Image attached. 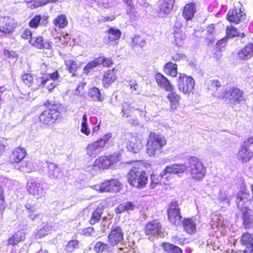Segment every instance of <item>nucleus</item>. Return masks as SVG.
Instances as JSON below:
<instances>
[{
	"label": "nucleus",
	"mask_w": 253,
	"mask_h": 253,
	"mask_svg": "<svg viewBox=\"0 0 253 253\" xmlns=\"http://www.w3.org/2000/svg\"><path fill=\"white\" fill-rule=\"evenodd\" d=\"M165 138L159 134L150 132L147 138L146 153L149 156L158 157L163 152L166 145Z\"/></svg>",
	"instance_id": "1"
},
{
	"label": "nucleus",
	"mask_w": 253,
	"mask_h": 253,
	"mask_svg": "<svg viewBox=\"0 0 253 253\" xmlns=\"http://www.w3.org/2000/svg\"><path fill=\"white\" fill-rule=\"evenodd\" d=\"M126 177L129 185L138 189L145 188L148 180V174L146 172L136 166L129 170Z\"/></svg>",
	"instance_id": "2"
},
{
	"label": "nucleus",
	"mask_w": 253,
	"mask_h": 253,
	"mask_svg": "<svg viewBox=\"0 0 253 253\" xmlns=\"http://www.w3.org/2000/svg\"><path fill=\"white\" fill-rule=\"evenodd\" d=\"M188 166L187 169L190 172L191 178L195 181H201L205 176L206 168L197 158L190 157L188 159Z\"/></svg>",
	"instance_id": "3"
},
{
	"label": "nucleus",
	"mask_w": 253,
	"mask_h": 253,
	"mask_svg": "<svg viewBox=\"0 0 253 253\" xmlns=\"http://www.w3.org/2000/svg\"><path fill=\"white\" fill-rule=\"evenodd\" d=\"M226 19L231 24L238 25L244 21L246 18L243 5L239 2L230 8L226 15Z\"/></svg>",
	"instance_id": "4"
},
{
	"label": "nucleus",
	"mask_w": 253,
	"mask_h": 253,
	"mask_svg": "<svg viewBox=\"0 0 253 253\" xmlns=\"http://www.w3.org/2000/svg\"><path fill=\"white\" fill-rule=\"evenodd\" d=\"M195 85V81L191 76L185 74H180L177 80L178 90L182 93L189 95L193 92Z\"/></svg>",
	"instance_id": "5"
},
{
	"label": "nucleus",
	"mask_w": 253,
	"mask_h": 253,
	"mask_svg": "<svg viewBox=\"0 0 253 253\" xmlns=\"http://www.w3.org/2000/svg\"><path fill=\"white\" fill-rule=\"evenodd\" d=\"M118 161L119 155L117 153L109 156H102L95 160L93 167L103 169H108L111 166L116 164Z\"/></svg>",
	"instance_id": "6"
},
{
	"label": "nucleus",
	"mask_w": 253,
	"mask_h": 253,
	"mask_svg": "<svg viewBox=\"0 0 253 253\" xmlns=\"http://www.w3.org/2000/svg\"><path fill=\"white\" fill-rule=\"evenodd\" d=\"M17 23L14 19L10 16L0 18V32L4 35L12 34L16 27Z\"/></svg>",
	"instance_id": "7"
},
{
	"label": "nucleus",
	"mask_w": 253,
	"mask_h": 253,
	"mask_svg": "<svg viewBox=\"0 0 253 253\" xmlns=\"http://www.w3.org/2000/svg\"><path fill=\"white\" fill-rule=\"evenodd\" d=\"M120 183L117 179H112L100 184L93 185L91 187L100 192H116L118 190Z\"/></svg>",
	"instance_id": "8"
},
{
	"label": "nucleus",
	"mask_w": 253,
	"mask_h": 253,
	"mask_svg": "<svg viewBox=\"0 0 253 253\" xmlns=\"http://www.w3.org/2000/svg\"><path fill=\"white\" fill-rule=\"evenodd\" d=\"M124 238V232L119 226H113L107 237V241L110 247H114L118 245Z\"/></svg>",
	"instance_id": "9"
},
{
	"label": "nucleus",
	"mask_w": 253,
	"mask_h": 253,
	"mask_svg": "<svg viewBox=\"0 0 253 253\" xmlns=\"http://www.w3.org/2000/svg\"><path fill=\"white\" fill-rule=\"evenodd\" d=\"M145 232L149 239L153 241L162 233V225L159 222L154 220L148 223L145 228Z\"/></svg>",
	"instance_id": "10"
},
{
	"label": "nucleus",
	"mask_w": 253,
	"mask_h": 253,
	"mask_svg": "<svg viewBox=\"0 0 253 253\" xmlns=\"http://www.w3.org/2000/svg\"><path fill=\"white\" fill-rule=\"evenodd\" d=\"M61 118L60 112H42L39 117L40 122L46 125L52 124Z\"/></svg>",
	"instance_id": "11"
},
{
	"label": "nucleus",
	"mask_w": 253,
	"mask_h": 253,
	"mask_svg": "<svg viewBox=\"0 0 253 253\" xmlns=\"http://www.w3.org/2000/svg\"><path fill=\"white\" fill-rule=\"evenodd\" d=\"M117 79V70L115 68L105 71L102 76V84L105 88H108Z\"/></svg>",
	"instance_id": "12"
},
{
	"label": "nucleus",
	"mask_w": 253,
	"mask_h": 253,
	"mask_svg": "<svg viewBox=\"0 0 253 253\" xmlns=\"http://www.w3.org/2000/svg\"><path fill=\"white\" fill-rule=\"evenodd\" d=\"M155 80L157 85L166 91H172L174 90V86L170 81L161 73L155 74Z\"/></svg>",
	"instance_id": "13"
},
{
	"label": "nucleus",
	"mask_w": 253,
	"mask_h": 253,
	"mask_svg": "<svg viewBox=\"0 0 253 253\" xmlns=\"http://www.w3.org/2000/svg\"><path fill=\"white\" fill-rule=\"evenodd\" d=\"M27 190L31 194L39 198L43 197L45 191L41 183L37 181H30L27 183Z\"/></svg>",
	"instance_id": "14"
},
{
	"label": "nucleus",
	"mask_w": 253,
	"mask_h": 253,
	"mask_svg": "<svg viewBox=\"0 0 253 253\" xmlns=\"http://www.w3.org/2000/svg\"><path fill=\"white\" fill-rule=\"evenodd\" d=\"M47 167V174L49 178L59 180L63 177V172L55 164L46 162Z\"/></svg>",
	"instance_id": "15"
},
{
	"label": "nucleus",
	"mask_w": 253,
	"mask_h": 253,
	"mask_svg": "<svg viewBox=\"0 0 253 253\" xmlns=\"http://www.w3.org/2000/svg\"><path fill=\"white\" fill-rule=\"evenodd\" d=\"M240 242L247 249L244 253H253V234L248 232L244 233L241 236Z\"/></svg>",
	"instance_id": "16"
},
{
	"label": "nucleus",
	"mask_w": 253,
	"mask_h": 253,
	"mask_svg": "<svg viewBox=\"0 0 253 253\" xmlns=\"http://www.w3.org/2000/svg\"><path fill=\"white\" fill-rule=\"evenodd\" d=\"M104 149L99 144V143L96 140L94 142L89 143L86 148L85 152L86 155L89 158H94L98 155Z\"/></svg>",
	"instance_id": "17"
},
{
	"label": "nucleus",
	"mask_w": 253,
	"mask_h": 253,
	"mask_svg": "<svg viewBox=\"0 0 253 253\" xmlns=\"http://www.w3.org/2000/svg\"><path fill=\"white\" fill-rule=\"evenodd\" d=\"M175 0H162L158 7V14L162 16L169 15L172 10Z\"/></svg>",
	"instance_id": "18"
},
{
	"label": "nucleus",
	"mask_w": 253,
	"mask_h": 253,
	"mask_svg": "<svg viewBox=\"0 0 253 253\" xmlns=\"http://www.w3.org/2000/svg\"><path fill=\"white\" fill-rule=\"evenodd\" d=\"M31 45L38 49H50L52 47L51 43L49 41H45L43 37L41 36L33 37L30 40Z\"/></svg>",
	"instance_id": "19"
},
{
	"label": "nucleus",
	"mask_w": 253,
	"mask_h": 253,
	"mask_svg": "<svg viewBox=\"0 0 253 253\" xmlns=\"http://www.w3.org/2000/svg\"><path fill=\"white\" fill-rule=\"evenodd\" d=\"M238 58L242 60H247L253 56V43L249 42L237 52Z\"/></svg>",
	"instance_id": "20"
},
{
	"label": "nucleus",
	"mask_w": 253,
	"mask_h": 253,
	"mask_svg": "<svg viewBox=\"0 0 253 253\" xmlns=\"http://www.w3.org/2000/svg\"><path fill=\"white\" fill-rule=\"evenodd\" d=\"M253 156V152L250 149H247L241 146L236 155L237 159L243 164L249 162Z\"/></svg>",
	"instance_id": "21"
},
{
	"label": "nucleus",
	"mask_w": 253,
	"mask_h": 253,
	"mask_svg": "<svg viewBox=\"0 0 253 253\" xmlns=\"http://www.w3.org/2000/svg\"><path fill=\"white\" fill-rule=\"evenodd\" d=\"M196 12V4L195 2L186 3L183 8L182 15L186 20H191Z\"/></svg>",
	"instance_id": "22"
},
{
	"label": "nucleus",
	"mask_w": 253,
	"mask_h": 253,
	"mask_svg": "<svg viewBox=\"0 0 253 253\" xmlns=\"http://www.w3.org/2000/svg\"><path fill=\"white\" fill-rule=\"evenodd\" d=\"M26 154V151L24 148L18 147L14 149L10 154L9 162L11 164L18 163L21 162Z\"/></svg>",
	"instance_id": "23"
},
{
	"label": "nucleus",
	"mask_w": 253,
	"mask_h": 253,
	"mask_svg": "<svg viewBox=\"0 0 253 253\" xmlns=\"http://www.w3.org/2000/svg\"><path fill=\"white\" fill-rule=\"evenodd\" d=\"M66 70L72 75V77H76L79 75V71L81 69L80 65L73 58L66 59L65 61Z\"/></svg>",
	"instance_id": "24"
},
{
	"label": "nucleus",
	"mask_w": 253,
	"mask_h": 253,
	"mask_svg": "<svg viewBox=\"0 0 253 253\" xmlns=\"http://www.w3.org/2000/svg\"><path fill=\"white\" fill-rule=\"evenodd\" d=\"M243 91L238 88H233L226 90L224 92V97L229 98L230 100L239 102L243 99Z\"/></svg>",
	"instance_id": "25"
},
{
	"label": "nucleus",
	"mask_w": 253,
	"mask_h": 253,
	"mask_svg": "<svg viewBox=\"0 0 253 253\" xmlns=\"http://www.w3.org/2000/svg\"><path fill=\"white\" fill-rule=\"evenodd\" d=\"M187 169V166L184 164H173L166 167L162 172L161 175L168 173L179 174L183 173Z\"/></svg>",
	"instance_id": "26"
},
{
	"label": "nucleus",
	"mask_w": 253,
	"mask_h": 253,
	"mask_svg": "<svg viewBox=\"0 0 253 253\" xmlns=\"http://www.w3.org/2000/svg\"><path fill=\"white\" fill-rule=\"evenodd\" d=\"M59 74L58 70H55L53 72L50 74H43L42 76L39 78L40 83L37 85V88H43L45 84L50 80L52 81L58 80L59 78Z\"/></svg>",
	"instance_id": "27"
},
{
	"label": "nucleus",
	"mask_w": 253,
	"mask_h": 253,
	"mask_svg": "<svg viewBox=\"0 0 253 253\" xmlns=\"http://www.w3.org/2000/svg\"><path fill=\"white\" fill-rule=\"evenodd\" d=\"M169 92L167 97L170 103V107L171 110H177L180 105L181 96L174 90Z\"/></svg>",
	"instance_id": "28"
},
{
	"label": "nucleus",
	"mask_w": 253,
	"mask_h": 253,
	"mask_svg": "<svg viewBox=\"0 0 253 253\" xmlns=\"http://www.w3.org/2000/svg\"><path fill=\"white\" fill-rule=\"evenodd\" d=\"M128 150L134 153H138L142 148V143L140 139L132 136L127 144Z\"/></svg>",
	"instance_id": "29"
},
{
	"label": "nucleus",
	"mask_w": 253,
	"mask_h": 253,
	"mask_svg": "<svg viewBox=\"0 0 253 253\" xmlns=\"http://www.w3.org/2000/svg\"><path fill=\"white\" fill-rule=\"evenodd\" d=\"M106 33L108 35V40L110 43L117 42L120 39L122 35L121 31L114 27L110 28Z\"/></svg>",
	"instance_id": "30"
},
{
	"label": "nucleus",
	"mask_w": 253,
	"mask_h": 253,
	"mask_svg": "<svg viewBox=\"0 0 253 253\" xmlns=\"http://www.w3.org/2000/svg\"><path fill=\"white\" fill-rule=\"evenodd\" d=\"M163 71L168 76L175 77L177 75V65L171 62H167L164 66Z\"/></svg>",
	"instance_id": "31"
},
{
	"label": "nucleus",
	"mask_w": 253,
	"mask_h": 253,
	"mask_svg": "<svg viewBox=\"0 0 253 253\" xmlns=\"http://www.w3.org/2000/svg\"><path fill=\"white\" fill-rule=\"evenodd\" d=\"M250 198L249 193L240 191L238 192L236 198V204L238 208L242 210L246 202H248Z\"/></svg>",
	"instance_id": "32"
},
{
	"label": "nucleus",
	"mask_w": 253,
	"mask_h": 253,
	"mask_svg": "<svg viewBox=\"0 0 253 253\" xmlns=\"http://www.w3.org/2000/svg\"><path fill=\"white\" fill-rule=\"evenodd\" d=\"M243 224L246 229L249 230L253 227V212L247 211L242 212Z\"/></svg>",
	"instance_id": "33"
},
{
	"label": "nucleus",
	"mask_w": 253,
	"mask_h": 253,
	"mask_svg": "<svg viewBox=\"0 0 253 253\" xmlns=\"http://www.w3.org/2000/svg\"><path fill=\"white\" fill-rule=\"evenodd\" d=\"M25 239V233L21 231H18L8 239L7 245L14 246L17 245L19 242L24 241Z\"/></svg>",
	"instance_id": "34"
},
{
	"label": "nucleus",
	"mask_w": 253,
	"mask_h": 253,
	"mask_svg": "<svg viewBox=\"0 0 253 253\" xmlns=\"http://www.w3.org/2000/svg\"><path fill=\"white\" fill-rule=\"evenodd\" d=\"M174 44L178 47H181L184 43L185 35L183 31L178 27H175L173 32Z\"/></svg>",
	"instance_id": "35"
},
{
	"label": "nucleus",
	"mask_w": 253,
	"mask_h": 253,
	"mask_svg": "<svg viewBox=\"0 0 253 253\" xmlns=\"http://www.w3.org/2000/svg\"><path fill=\"white\" fill-rule=\"evenodd\" d=\"M53 24L55 27L63 29L68 25V21L66 16L64 14L58 15L53 20Z\"/></svg>",
	"instance_id": "36"
},
{
	"label": "nucleus",
	"mask_w": 253,
	"mask_h": 253,
	"mask_svg": "<svg viewBox=\"0 0 253 253\" xmlns=\"http://www.w3.org/2000/svg\"><path fill=\"white\" fill-rule=\"evenodd\" d=\"M135 208V205L133 203L127 202L118 205L115 209V212L116 213L120 214L125 211H132Z\"/></svg>",
	"instance_id": "37"
},
{
	"label": "nucleus",
	"mask_w": 253,
	"mask_h": 253,
	"mask_svg": "<svg viewBox=\"0 0 253 253\" xmlns=\"http://www.w3.org/2000/svg\"><path fill=\"white\" fill-rule=\"evenodd\" d=\"M184 230L189 234H192L196 232V225L192 218L184 219L183 221Z\"/></svg>",
	"instance_id": "38"
},
{
	"label": "nucleus",
	"mask_w": 253,
	"mask_h": 253,
	"mask_svg": "<svg viewBox=\"0 0 253 253\" xmlns=\"http://www.w3.org/2000/svg\"><path fill=\"white\" fill-rule=\"evenodd\" d=\"M168 214L169 221L173 224H178L180 222L182 216L178 210H168Z\"/></svg>",
	"instance_id": "39"
},
{
	"label": "nucleus",
	"mask_w": 253,
	"mask_h": 253,
	"mask_svg": "<svg viewBox=\"0 0 253 253\" xmlns=\"http://www.w3.org/2000/svg\"><path fill=\"white\" fill-rule=\"evenodd\" d=\"M240 34L238 29L232 24L227 25L225 28V38L228 39L239 37Z\"/></svg>",
	"instance_id": "40"
},
{
	"label": "nucleus",
	"mask_w": 253,
	"mask_h": 253,
	"mask_svg": "<svg viewBox=\"0 0 253 253\" xmlns=\"http://www.w3.org/2000/svg\"><path fill=\"white\" fill-rule=\"evenodd\" d=\"M21 79L23 83L29 87H33L34 88L38 89L37 85L38 84H36L34 82L33 75L30 73H25L22 75Z\"/></svg>",
	"instance_id": "41"
},
{
	"label": "nucleus",
	"mask_w": 253,
	"mask_h": 253,
	"mask_svg": "<svg viewBox=\"0 0 253 253\" xmlns=\"http://www.w3.org/2000/svg\"><path fill=\"white\" fill-rule=\"evenodd\" d=\"M215 33V28L213 24L209 25L207 28L206 37L205 40L207 41L208 45L213 44L214 41L213 35Z\"/></svg>",
	"instance_id": "42"
},
{
	"label": "nucleus",
	"mask_w": 253,
	"mask_h": 253,
	"mask_svg": "<svg viewBox=\"0 0 253 253\" xmlns=\"http://www.w3.org/2000/svg\"><path fill=\"white\" fill-rule=\"evenodd\" d=\"M100 66L98 57L94 58L93 60L88 62L83 69L84 73L86 75L91 73L93 69Z\"/></svg>",
	"instance_id": "43"
},
{
	"label": "nucleus",
	"mask_w": 253,
	"mask_h": 253,
	"mask_svg": "<svg viewBox=\"0 0 253 253\" xmlns=\"http://www.w3.org/2000/svg\"><path fill=\"white\" fill-rule=\"evenodd\" d=\"M88 96L93 101H102L103 98L101 97L100 91L97 87H92L88 90Z\"/></svg>",
	"instance_id": "44"
},
{
	"label": "nucleus",
	"mask_w": 253,
	"mask_h": 253,
	"mask_svg": "<svg viewBox=\"0 0 253 253\" xmlns=\"http://www.w3.org/2000/svg\"><path fill=\"white\" fill-rule=\"evenodd\" d=\"M112 133L109 132L104 135L101 138L97 140L104 149L110 146L112 142Z\"/></svg>",
	"instance_id": "45"
},
{
	"label": "nucleus",
	"mask_w": 253,
	"mask_h": 253,
	"mask_svg": "<svg viewBox=\"0 0 253 253\" xmlns=\"http://www.w3.org/2000/svg\"><path fill=\"white\" fill-rule=\"evenodd\" d=\"M111 247L109 243L107 244L98 241L96 243L94 247V250L96 253H102L103 252H109Z\"/></svg>",
	"instance_id": "46"
},
{
	"label": "nucleus",
	"mask_w": 253,
	"mask_h": 253,
	"mask_svg": "<svg viewBox=\"0 0 253 253\" xmlns=\"http://www.w3.org/2000/svg\"><path fill=\"white\" fill-rule=\"evenodd\" d=\"M103 213V208L102 207H97L92 213L90 219V223L92 225L98 222L102 216Z\"/></svg>",
	"instance_id": "47"
},
{
	"label": "nucleus",
	"mask_w": 253,
	"mask_h": 253,
	"mask_svg": "<svg viewBox=\"0 0 253 253\" xmlns=\"http://www.w3.org/2000/svg\"><path fill=\"white\" fill-rule=\"evenodd\" d=\"M18 169L21 171L28 173L36 170V168L33 163L28 161L22 162Z\"/></svg>",
	"instance_id": "48"
},
{
	"label": "nucleus",
	"mask_w": 253,
	"mask_h": 253,
	"mask_svg": "<svg viewBox=\"0 0 253 253\" xmlns=\"http://www.w3.org/2000/svg\"><path fill=\"white\" fill-rule=\"evenodd\" d=\"M51 230V226L49 225H44L42 228L38 230L35 233V237L36 239H41L50 233Z\"/></svg>",
	"instance_id": "49"
},
{
	"label": "nucleus",
	"mask_w": 253,
	"mask_h": 253,
	"mask_svg": "<svg viewBox=\"0 0 253 253\" xmlns=\"http://www.w3.org/2000/svg\"><path fill=\"white\" fill-rule=\"evenodd\" d=\"M162 247L168 253H182L181 249L169 243H164L162 244Z\"/></svg>",
	"instance_id": "50"
},
{
	"label": "nucleus",
	"mask_w": 253,
	"mask_h": 253,
	"mask_svg": "<svg viewBox=\"0 0 253 253\" xmlns=\"http://www.w3.org/2000/svg\"><path fill=\"white\" fill-rule=\"evenodd\" d=\"M131 45L133 47H143L146 45V41L145 39H142L140 36L135 35L132 39Z\"/></svg>",
	"instance_id": "51"
},
{
	"label": "nucleus",
	"mask_w": 253,
	"mask_h": 253,
	"mask_svg": "<svg viewBox=\"0 0 253 253\" xmlns=\"http://www.w3.org/2000/svg\"><path fill=\"white\" fill-rule=\"evenodd\" d=\"M97 57L100 65L102 64L103 66L106 68H110L114 64L111 57H105V56L101 55Z\"/></svg>",
	"instance_id": "52"
},
{
	"label": "nucleus",
	"mask_w": 253,
	"mask_h": 253,
	"mask_svg": "<svg viewBox=\"0 0 253 253\" xmlns=\"http://www.w3.org/2000/svg\"><path fill=\"white\" fill-rule=\"evenodd\" d=\"M223 224V218L220 215L215 214L213 215L211 223V226L213 229L222 226Z\"/></svg>",
	"instance_id": "53"
},
{
	"label": "nucleus",
	"mask_w": 253,
	"mask_h": 253,
	"mask_svg": "<svg viewBox=\"0 0 253 253\" xmlns=\"http://www.w3.org/2000/svg\"><path fill=\"white\" fill-rule=\"evenodd\" d=\"M43 105L45 107V109L48 111H58L61 105L54 101H46Z\"/></svg>",
	"instance_id": "54"
},
{
	"label": "nucleus",
	"mask_w": 253,
	"mask_h": 253,
	"mask_svg": "<svg viewBox=\"0 0 253 253\" xmlns=\"http://www.w3.org/2000/svg\"><path fill=\"white\" fill-rule=\"evenodd\" d=\"M162 172L160 173L159 175L152 174L151 175V183L150 187L151 189H154L156 187L157 185L160 183L162 181V178L165 175H161Z\"/></svg>",
	"instance_id": "55"
},
{
	"label": "nucleus",
	"mask_w": 253,
	"mask_h": 253,
	"mask_svg": "<svg viewBox=\"0 0 253 253\" xmlns=\"http://www.w3.org/2000/svg\"><path fill=\"white\" fill-rule=\"evenodd\" d=\"M86 83L84 82H80L75 89L74 90V94L78 96H82L85 93Z\"/></svg>",
	"instance_id": "56"
},
{
	"label": "nucleus",
	"mask_w": 253,
	"mask_h": 253,
	"mask_svg": "<svg viewBox=\"0 0 253 253\" xmlns=\"http://www.w3.org/2000/svg\"><path fill=\"white\" fill-rule=\"evenodd\" d=\"M221 86L220 82L217 80H211L208 85V89L211 93H214Z\"/></svg>",
	"instance_id": "57"
},
{
	"label": "nucleus",
	"mask_w": 253,
	"mask_h": 253,
	"mask_svg": "<svg viewBox=\"0 0 253 253\" xmlns=\"http://www.w3.org/2000/svg\"><path fill=\"white\" fill-rule=\"evenodd\" d=\"M79 247V242L77 240L69 241L66 246L65 250L69 253H72Z\"/></svg>",
	"instance_id": "58"
},
{
	"label": "nucleus",
	"mask_w": 253,
	"mask_h": 253,
	"mask_svg": "<svg viewBox=\"0 0 253 253\" xmlns=\"http://www.w3.org/2000/svg\"><path fill=\"white\" fill-rule=\"evenodd\" d=\"M87 116L84 114L83 117L81 132L86 135H89L90 133V130L87 126Z\"/></svg>",
	"instance_id": "59"
},
{
	"label": "nucleus",
	"mask_w": 253,
	"mask_h": 253,
	"mask_svg": "<svg viewBox=\"0 0 253 253\" xmlns=\"http://www.w3.org/2000/svg\"><path fill=\"white\" fill-rule=\"evenodd\" d=\"M42 17L40 15L34 16L29 22V26L32 28L37 29L40 24Z\"/></svg>",
	"instance_id": "60"
},
{
	"label": "nucleus",
	"mask_w": 253,
	"mask_h": 253,
	"mask_svg": "<svg viewBox=\"0 0 253 253\" xmlns=\"http://www.w3.org/2000/svg\"><path fill=\"white\" fill-rule=\"evenodd\" d=\"M218 201L221 203H225L227 204L228 206L230 205V200L227 197V195L225 192H223L220 191L218 197Z\"/></svg>",
	"instance_id": "61"
},
{
	"label": "nucleus",
	"mask_w": 253,
	"mask_h": 253,
	"mask_svg": "<svg viewBox=\"0 0 253 253\" xmlns=\"http://www.w3.org/2000/svg\"><path fill=\"white\" fill-rule=\"evenodd\" d=\"M21 37L25 40L29 41L30 43V40L33 38L32 32L30 29H26L22 32Z\"/></svg>",
	"instance_id": "62"
},
{
	"label": "nucleus",
	"mask_w": 253,
	"mask_h": 253,
	"mask_svg": "<svg viewBox=\"0 0 253 253\" xmlns=\"http://www.w3.org/2000/svg\"><path fill=\"white\" fill-rule=\"evenodd\" d=\"M25 208L27 211V213H32L36 212L37 211V208L36 205H32L30 203H26L25 206Z\"/></svg>",
	"instance_id": "63"
},
{
	"label": "nucleus",
	"mask_w": 253,
	"mask_h": 253,
	"mask_svg": "<svg viewBox=\"0 0 253 253\" xmlns=\"http://www.w3.org/2000/svg\"><path fill=\"white\" fill-rule=\"evenodd\" d=\"M253 144V136L249 137L246 139L243 144L241 145V146L245 147L247 149H250V147Z\"/></svg>",
	"instance_id": "64"
}]
</instances>
